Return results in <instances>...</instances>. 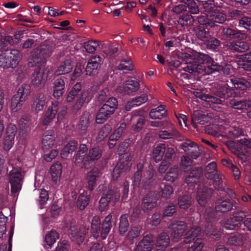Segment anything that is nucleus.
Listing matches in <instances>:
<instances>
[{
	"label": "nucleus",
	"instance_id": "obj_13",
	"mask_svg": "<svg viewBox=\"0 0 251 251\" xmlns=\"http://www.w3.org/2000/svg\"><path fill=\"white\" fill-rule=\"evenodd\" d=\"M212 190L205 187L199 185L197 194V200L200 205L204 206L207 203V199Z\"/></svg>",
	"mask_w": 251,
	"mask_h": 251
},
{
	"label": "nucleus",
	"instance_id": "obj_3",
	"mask_svg": "<svg viewBox=\"0 0 251 251\" xmlns=\"http://www.w3.org/2000/svg\"><path fill=\"white\" fill-rule=\"evenodd\" d=\"M50 47L47 46L42 45L36 49L28 59L29 65L37 68L44 65L47 58L50 55Z\"/></svg>",
	"mask_w": 251,
	"mask_h": 251
},
{
	"label": "nucleus",
	"instance_id": "obj_32",
	"mask_svg": "<svg viewBox=\"0 0 251 251\" xmlns=\"http://www.w3.org/2000/svg\"><path fill=\"white\" fill-rule=\"evenodd\" d=\"M232 205L229 200H219L216 203L215 210L218 212L224 213L230 210Z\"/></svg>",
	"mask_w": 251,
	"mask_h": 251
},
{
	"label": "nucleus",
	"instance_id": "obj_58",
	"mask_svg": "<svg viewBox=\"0 0 251 251\" xmlns=\"http://www.w3.org/2000/svg\"><path fill=\"white\" fill-rule=\"evenodd\" d=\"M204 246L203 241L200 238H198L188 248L187 251H201Z\"/></svg>",
	"mask_w": 251,
	"mask_h": 251
},
{
	"label": "nucleus",
	"instance_id": "obj_35",
	"mask_svg": "<svg viewBox=\"0 0 251 251\" xmlns=\"http://www.w3.org/2000/svg\"><path fill=\"white\" fill-rule=\"evenodd\" d=\"M227 46L230 49L238 52H244L249 49L248 44L245 42H230Z\"/></svg>",
	"mask_w": 251,
	"mask_h": 251
},
{
	"label": "nucleus",
	"instance_id": "obj_4",
	"mask_svg": "<svg viewBox=\"0 0 251 251\" xmlns=\"http://www.w3.org/2000/svg\"><path fill=\"white\" fill-rule=\"evenodd\" d=\"M226 145L233 153L244 161L247 159L246 148L251 149V141L246 138L241 139L238 142L228 141Z\"/></svg>",
	"mask_w": 251,
	"mask_h": 251
},
{
	"label": "nucleus",
	"instance_id": "obj_6",
	"mask_svg": "<svg viewBox=\"0 0 251 251\" xmlns=\"http://www.w3.org/2000/svg\"><path fill=\"white\" fill-rule=\"evenodd\" d=\"M23 175L21 169L14 168L9 174V182L11 185V192L16 194L20 192L22 185Z\"/></svg>",
	"mask_w": 251,
	"mask_h": 251
},
{
	"label": "nucleus",
	"instance_id": "obj_28",
	"mask_svg": "<svg viewBox=\"0 0 251 251\" xmlns=\"http://www.w3.org/2000/svg\"><path fill=\"white\" fill-rule=\"evenodd\" d=\"M148 99L147 95L143 94L132 99L131 100L129 101L126 105V109L127 111H129L134 106H139L146 102Z\"/></svg>",
	"mask_w": 251,
	"mask_h": 251
},
{
	"label": "nucleus",
	"instance_id": "obj_25",
	"mask_svg": "<svg viewBox=\"0 0 251 251\" xmlns=\"http://www.w3.org/2000/svg\"><path fill=\"white\" fill-rule=\"evenodd\" d=\"M73 68L72 61L70 59H67L58 67L55 72L56 75H63L71 72Z\"/></svg>",
	"mask_w": 251,
	"mask_h": 251
},
{
	"label": "nucleus",
	"instance_id": "obj_56",
	"mask_svg": "<svg viewBox=\"0 0 251 251\" xmlns=\"http://www.w3.org/2000/svg\"><path fill=\"white\" fill-rule=\"evenodd\" d=\"M177 169L178 168L176 166L170 168L165 176V179L169 181H174L178 176Z\"/></svg>",
	"mask_w": 251,
	"mask_h": 251
},
{
	"label": "nucleus",
	"instance_id": "obj_30",
	"mask_svg": "<svg viewBox=\"0 0 251 251\" xmlns=\"http://www.w3.org/2000/svg\"><path fill=\"white\" fill-rule=\"evenodd\" d=\"M230 80V82L237 90L245 91L251 86L250 83L243 79L232 78Z\"/></svg>",
	"mask_w": 251,
	"mask_h": 251
},
{
	"label": "nucleus",
	"instance_id": "obj_37",
	"mask_svg": "<svg viewBox=\"0 0 251 251\" xmlns=\"http://www.w3.org/2000/svg\"><path fill=\"white\" fill-rule=\"evenodd\" d=\"M55 137L52 135L45 134L42 140V148L44 152L51 149L54 144Z\"/></svg>",
	"mask_w": 251,
	"mask_h": 251
},
{
	"label": "nucleus",
	"instance_id": "obj_62",
	"mask_svg": "<svg viewBox=\"0 0 251 251\" xmlns=\"http://www.w3.org/2000/svg\"><path fill=\"white\" fill-rule=\"evenodd\" d=\"M140 233L139 228L137 227H133L128 231L126 238L129 242H132L133 240L136 239Z\"/></svg>",
	"mask_w": 251,
	"mask_h": 251
},
{
	"label": "nucleus",
	"instance_id": "obj_26",
	"mask_svg": "<svg viewBox=\"0 0 251 251\" xmlns=\"http://www.w3.org/2000/svg\"><path fill=\"white\" fill-rule=\"evenodd\" d=\"M90 117V114L87 112H84L81 115L78 125L80 134H82L85 133L89 125Z\"/></svg>",
	"mask_w": 251,
	"mask_h": 251
},
{
	"label": "nucleus",
	"instance_id": "obj_19",
	"mask_svg": "<svg viewBox=\"0 0 251 251\" xmlns=\"http://www.w3.org/2000/svg\"><path fill=\"white\" fill-rule=\"evenodd\" d=\"M100 175V170L97 168H94L88 173L86 180L87 182V187L89 190L92 191L96 185L97 178Z\"/></svg>",
	"mask_w": 251,
	"mask_h": 251
},
{
	"label": "nucleus",
	"instance_id": "obj_22",
	"mask_svg": "<svg viewBox=\"0 0 251 251\" xmlns=\"http://www.w3.org/2000/svg\"><path fill=\"white\" fill-rule=\"evenodd\" d=\"M46 96L44 94H39L34 100L32 105V109L36 113L43 110L46 104Z\"/></svg>",
	"mask_w": 251,
	"mask_h": 251
},
{
	"label": "nucleus",
	"instance_id": "obj_10",
	"mask_svg": "<svg viewBox=\"0 0 251 251\" xmlns=\"http://www.w3.org/2000/svg\"><path fill=\"white\" fill-rule=\"evenodd\" d=\"M186 227L185 224L182 222H178L169 226V228L171 230V236L175 242L178 241L181 238Z\"/></svg>",
	"mask_w": 251,
	"mask_h": 251
},
{
	"label": "nucleus",
	"instance_id": "obj_64",
	"mask_svg": "<svg viewBox=\"0 0 251 251\" xmlns=\"http://www.w3.org/2000/svg\"><path fill=\"white\" fill-rule=\"evenodd\" d=\"M43 74L40 72H35L32 74L31 79L32 84L34 85H40L43 80Z\"/></svg>",
	"mask_w": 251,
	"mask_h": 251
},
{
	"label": "nucleus",
	"instance_id": "obj_23",
	"mask_svg": "<svg viewBox=\"0 0 251 251\" xmlns=\"http://www.w3.org/2000/svg\"><path fill=\"white\" fill-rule=\"evenodd\" d=\"M101 62V58L99 56L92 57L89 60L85 69L86 75H91L94 71L96 70Z\"/></svg>",
	"mask_w": 251,
	"mask_h": 251
},
{
	"label": "nucleus",
	"instance_id": "obj_21",
	"mask_svg": "<svg viewBox=\"0 0 251 251\" xmlns=\"http://www.w3.org/2000/svg\"><path fill=\"white\" fill-rule=\"evenodd\" d=\"M65 82L62 78H58L53 82V97L56 99H60L64 93Z\"/></svg>",
	"mask_w": 251,
	"mask_h": 251
},
{
	"label": "nucleus",
	"instance_id": "obj_29",
	"mask_svg": "<svg viewBox=\"0 0 251 251\" xmlns=\"http://www.w3.org/2000/svg\"><path fill=\"white\" fill-rule=\"evenodd\" d=\"M50 173L53 182L57 183L60 180L62 173V165L57 162L53 164L50 169Z\"/></svg>",
	"mask_w": 251,
	"mask_h": 251
},
{
	"label": "nucleus",
	"instance_id": "obj_15",
	"mask_svg": "<svg viewBox=\"0 0 251 251\" xmlns=\"http://www.w3.org/2000/svg\"><path fill=\"white\" fill-rule=\"evenodd\" d=\"M58 102H52L46 113L45 116L42 120V124L44 126L48 125L55 117L58 110Z\"/></svg>",
	"mask_w": 251,
	"mask_h": 251
},
{
	"label": "nucleus",
	"instance_id": "obj_16",
	"mask_svg": "<svg viewBox=\"0 0 251 251\" xmlns=\"http://www.w3.org/2000/svg\"><path fill=\"white\" fill-rule=\"evenodd\" d=\"M70 231L74 240L78 244H80L83 242L84 239V235L88 231V228L81 226L78 230L75 225H72L70 226Z\"/></svg>",
	"mask_w": 251,
	"mask_h": 251
},
{
	"label": "nucleus",
	"instance_id": "obj_14",
	"mask_svg": "<svg viewBox=\"0 0 251 251\" xmlns=\"http://www.w3.org/2000/svg\"><path fill=\"white\" fill-rule=\"evenodd\" d=\"M102 151L98 147L91 149L86 156V159L84 163L85 168H87V165L95 164L101 156Z\"/></svg>",
	"mask_w": 251,
	"mask_h": 251
},
{
	"label": "nucleus",
	"instance_id": "obj_18",
	"mask_svg": "<svg viewBox=\"0 0 251 251\" xmlns=\"http://www.w3.org/2000/svg\"><path fill=\"white\" fill-rule=\"evenodd\" d=\"M202 173V168H193L191 169L190 174L185 178L186 182L188 186L192 187L199 180V178Z\"/></svg>",
	"mask_w": 251,
	"mask_h": 251
},
{
	"label": "nucleus",
	"instance_id": "obj_63",
	"mask_svg": "<svg viewBox=\"0 0 251 251\" xmlns=\"http://www.w3.org/2000/svg\"><path fill=\"white\" fill-rule=\"evenodd\" d=\"M243 235L238 234L234 236H230L228 240L229 244L233 245H241L242 244L243 240Z\"/></svg>",
	"mask_w": 251,
	"mask_h": 251
},
{
	"label": "nucleus",
	"instance_id": "obj_40",
	"mask_svg": "<svg viewBox=\"0 0 251 251\" xmlns=\"http://www.w3.org/2000/svg\"><path fill=\"white\" fill-rule=\"evenodd\" d=\"M222 33L226 37L230 39L239 38L245 36L239 30L230 28H223Z\"/></svg>",
	"mask_w": 251,
	"mask_h": 251
},
{
	"label": "nucleus",
	"instance_id": "obj_44",
	"mask_svg": "<svg viewBox=\"0 0 251 251\" xmlns=\"http://www.w3.org/2000/svg\"><path fill=\"white\" fill-rule=\"evenodd\" d=\"M100 228V220L99 217L94 216L91 223V232L95 238L99 236Z\"/></svg>",
	"mask_w": 251,
	"mask_h": 251
},
{
	"label": "nucleus",
	"instance_id": "obj_42",
	"mask_svg": "<svg viewBox=\"0 0 251 251\" xmlns=\"http://www.w3.org/2000/svg\"><path fill=\"white\" fill-rule=\"evenodd\" d=\"M166 114V110L163 105H160L156 108L152 109L149 114V116L152 119H161Z\"/></svg>",
	"mask_w": 251,
	"mask_h": 251
},
{
	"label": "nucleus",
	"instance_id": "obj_27",
	"mask_svg": "<svg viewBox=\"0 0 251 251\" xmlns=\"http://www.w3.org/2000/svg\"><path fill=\"white\" fill-rule=\"evenodd\" d=\"M170 244V238L168 235L164 232L160 234L156 241L155 246L158 250L165 249Z\"/></svg>",
	"mask_w": 251,
	"mask_h": 251
},
{
	"label": "nucleus",
	"instance_id": "obj_8",
	"mask_svg": "<svg viewBox=\"0 0 251 251\" xmlns=\"http://www.w3.org/2000/svg\"><path fill=\"white\" fill-rule=\"evenodd\" d=\"M17 130V127L15 125L10 124L7 126L3 141V147L4 150L9 151L13 147Z\"/></svg>",
	"mask_w": 251,
	"mask_h": 251
},
{
	"label": "nucleus",
	"instance_id": "obj_54",
	"mask_svg": "<svg viewBox=\"0 0 251 251\" xmlns=\"http://www.w3.org/2000/svg\"><path fill=\"white\" fill-rule=\"evenodd\" d=\"M89 201V197L85 193L81 194L77 201V207L80 210L84 209L88 204Z\"/></svg>",
	"mask_w": 251,
	"mask_h": 251
},
{
	"label": "nucleus",
	"instance_id": "obj_5",
	"mask_svg": "<svg viewBox=\"0 0 251 251\" xmlns=\"http://www.w3.org/2000/svg\"><path fill=\"white\" fill-rule=\"evenodd\" d=\"M22 56L21 53L16 50L2 53L0 55V67L3 68H15L19 64Z\"/></svg>",
	"mask_w": 251,
	"mask_h": 251
},
{
	"label": "nucleus",
	"instance_id": "obj_34",
	"mask_svg": "<svg viewBox=\"0 0 251 251\" xmlns=\"http://www.w3.org/2000/svg\"><path fill=\"white\" fill-rule=\"evenodd\" d=\"M210 15L211 21L215 24H223L226 20V14L219 10L213 11Z\"/></svg>",
	"mask_w": 251,
	"mask_h": 251
},
{
	"label": "nucleus",
	"instance_id": "obj_39",
	"mask_svg": "<svg viewBox=\"0 0 251 251\" xmlns=\"http://www.w3.org/2000/svg\"><path fill=\"white\" fill-rule=\"evenodd\" d=\"M215 94L220 98H227L233 96L232 90L227 88L226 86L218 85Z\"/></svg>",
	"mask_w": 251,
	"mask_h": 251
},
{
	"label": "nucleus",
	"instance_id": "obj_47",
	"mask_svg": "<svg viewBox=\"0 0 251 251\" xmlns=\"http://www.w3.org/2000/svg\"><path fill=\"white\" fill-rule=\"evenodd\" d=\"M195 95L203 100L213 103L222 104L223 102L221 100L216 97L207 94H203L200 92H196Z\"/></svg>",
	"mask_w": 251,
	"mask_h": 251
},
{
	"label": "nucleus",
	"instance_id": "obj_49",
	"mask_svg": "<svg viewBox=\"0 0 251 251\" xmlns=\"http://www.w3.org/2000/svg\"><path fill=\"white\" fill-rule=\"evenodd\" d=\"M191 204V197L189 195H184L178 198V204L181 209H187Z\"/></svg>",
	"mask_w": 251,
	"mask_h": 251
},
{
	"label": "nucleus",
	"instance_id": "obj_60",
	"mask_svg": "<svg viewBox=\"0 0 251 251\" xmlns=\"http://www.w3.org/2000/svg\"><path fill=\"white\" fill-rule=\"evenodd\" d=\"M99 46V44L97 41L91 40L84 43V48L90 53L94 52Z\"/></svg>",
	"mask_w": 251,
	"mask_h": 251
},
{
	"label": "nucleus",
	"instance_id": "obj_59",
	"mask_svg": "<svg viewBox=\"0 0 251 251\" xmlns=\"http://www.w3.org/2000/svg\"><path fill=\"white\" fill-rule=\"evenodd\" d=\"M119 70L132 71L133 69V66L131 61L128 59L127 60H123L117 66Z\"/></svg>",
	"mask_w": 251,
	"mask_h": 251
},
{
	"label": "nucleus",
	"instance_id": "obj_1",
	"mask_svg": "<svg viewBox=\"0 0 251 251\" xmlns=\"http://www.w3.org/2000/svg\"><path fill=\"white\" fill-rule=\"evenodd\" d=\"M218 129L214 131V136H225L229 138H235L243 135V131L240 127L239 124L235 121H226L223 124L218 126Z\"/></svg>",
	"mask_w": 251,
	"mask_h": 251
},
{
	"label": "nucleus",
	"instance_id": "obj_20",
	"mask_svg": "<svg viewBox=\"0 0 251 251\" xmlns=\"http://www.w3.org/2000/svg\"><path fill=\"white\" fill-rule=\"evenodd\" d=\"M152 236L147 235L138 243L135 251H151L152 248Z\"/></svg>",
	"mask_w": 251,
	"mask_h": 251
},
{
	"label": "nucleus",
	"instance_id": "obj_46",
	"mask_svg": "<svg viewBox=\"0 0 251 251\" xmlns=\"http://www.w3.org/2000/svg\"><path fill=\"white\" fill-rule=\"evenodd\" d=\"M178 135L177 131L173 127L168 130H161L158 133L159 137L163 139H173Z\"/></svg>",
	"mask_w": 251,
	"mask_h": 251
},
{
	"label": "nucleus",
	"instance_id": "obj_38",
	"mask_svg": "<svg viewBox=\"0 0 251 251\" xmlns=\"http://www.w3.org/2000/svg\"><path fill=\"white\" fill-rule=\"evenodd\" d=\"M229 104L232 108L239 110L251 107V101L249 100H237L233 99L230 100Z\"/></svg>",
	"mask_w": 251,
	"mask_h": 251
},
{
	"label": "nucleus",
	"instance_id": "obj_31",
	"mask_svg": "<svg viewBox=\"0 0 251 251\" xmlns=\"http://www.w3.org/2000/svg\"><path fill=\"white\" fill-rule=\"evenodd\" d=\"M216 167L217 166L215 162H212L209 163L205 168L206 172V176L209 179H214L217 177L218 179L217 181L220 182V181L221 179V177H220L217 174Z\"/></svg>",
	"mask_w": 251,
	"mask_h": 251
},
{
	"label": "nucleus",
	"instance_id": "obj_9",
	"mask_svg": "<svg viewBox=\"0 0 251 251\" xmlns=\"http://www.w3.org/2000/svg\"><path fill=\"white\" fill-rule=\"evenodd\" d=\"M246 217L245 213L241 211L236 213L229 219L222 221L221 224L226 229L234 230L239 227L241 221Z\"/></svg>",
	"mask_w": 251,
	"mask_h": 251
},
{
	"label": "nucleus",
	"instance_id": "obj_48",
	"mask_svg": "<svg viewBox=\"0 0 251 251\" xmlns=\"http://www.w3.org/2000/svg\"><path fill=\"white\" fill-rule=\"evenodd\" d=\"M58 238V233L55 230H51L47 233L45 241L48 245L51 247Z\"/></svg>",
	"mask_w": 251,
	"mask_h": 251
},
{
	"label": "nucleus",
	"instance_id": "obj_50",
	"mask_svg": "<svg viewBox=\"0 0 251 251\" xmlns=\"http://www.w3.org/2000/svg\"><path fill=\"white\" fill-rule=\"evenodd\" d=\"M197 37L203 42L207 41L210 35L208 30H206L203 27L200 26L195 29Z\"/></svg>",
	"mask_w": 251,
	"mask_h": 251
},
{
	"label": "nucleus",
	"instance_id": "obj_7",
	"mask_svg": "<svg viewBox=\"0 0 251 251\" xmlns=\"http://www.w3.org/2000/svg\"><path fill=\"white\" fill-rule=\"evenodd\" d=\"M130 153L128 152L124 153L120 158L119 162L117 163L113 172V179L116 180L120 176L122 171L128 170L132 164L129 160Z\"/></svg>",
	"mask_w": 251,
	"mask_h": 251
},
{
	"label": "nucleus",
	"instance_id": "obj_2",
	"mask_svg": "<svg viewBox=\"0 0 251 251\" xmlns=\"http://www.w3.org/2000/svg\"><path fill=\"white\" fill-rule=\"evenodd\" d=\"M196 57L199 63L193 61L187 63L186 67H184L183 70L189 73L197 72L201 73L203 70L205 71L206 67L212 65L216 63L213 59L208 55L198 52L196 54Z\"/></svg>",
	"mask_w": 251,
	"mask_h": 251
},
{
	"label": "nucleus",
	"instance_id": "obj_45",
	"mask_svg": "<svg viewBox=\"0 0 251 251\" xmlns=\"http://www.w3.org/2000/svg\"><path fill=\"white\" fill-rule=\"evenodd\" d=\"M201 231V229L198 227H192L188 229L185 234L184 241L188 243L197 237Z\"/></svg>",
	"mask_w": 251,
	"mask_h": 251
},
{
	"label": "nucleus",
	"instance_id": "obj_57",
	"mask_svg": "<svg viewBox=\"0 0 251 251\" xmlns=\"http://www.w3.org/2000/svg\"><path fill=\"white\" fill-rule=\"evenodd\" d=\"M126 127V124L125 123H121L120 126L110 135V140L117 141L121 137Z\"/></svg>",
	"mask_w": 251,
	"mask_h": 251
},
{
	"label": "nucleus",
	"instance_id": "obj_41",
	"mask_svg": "<svg viewBox=\"0 0 251 251\" xmlns=\"http://www.w3.org/2000/svg\"><path fill=\"white\" fill-rule=\"evenodd\" d=\"M112 190L108 191L106 194H103L99 201V209L101 211L105 210L108 205L112 195Z\"/></svg>",
	"mask_w": 251,
	"mask_h": 251
},
{
	"label": "nucleus",
	"instance_id": "obj_61",
	"mask_svg": "<svg viewBox=\"0 0 251 251\" xmlns=\"http://www.w3.org/2000/svg\"><path fill=\"white\" fill-rule=\"evenodd\" d=\"M199 23L202 25H204L207 26L214 27L216 25L211 21L210 19V15H208L207 17L204 16H201L198 17Z\"/></svg>",
	"mask_w": 251,
	"mask_h": 251
},
{
	"label": "nucleus",
	"instance_id": "obj_24",
	"mask_svg": "<svg viewBox=\"0 0 251 251\" xmlns=\"http://www.w3.org/2000/svg\"><path fill=\"white\" fill-rule=\"evenodd\" d=\"M107 106H103L100 109L96 116V122L98 124H101L113 113L107 109Z\"/></svg>",
	"mask_w": 251,
	"mask_h": 251
},
{
	"label": "nucleus",
	"instance_id": "obj_53",
	"mask_svg": "<svg viewBox=\"0 0 251 251\" xmlns=\"http://www.w3.org/2000/svg\"><path fill=\"white\" fill-rule=\"evenodd\" d=\"M143 168V164L139 163L137 164V170L135 172L133 178V185L134 187H138L140 184L142 177V170Z\"/></svg>",
	"mask_w": 251,
	"mask_h": 251
},
{
	"label": "nucleus",
	"instance_id": "obj_12",
	"mask_svg": "<svg viewBox=\"0 0 251 251\" xmlns=\"http://www.w3.org/2000/svg\"><path fill=\"white\" fill-rule=\"evenodd\" d=\"M156 195L154 193L150 192L146 195L142 202V210L144 212H148L151 210L156 205Z\"/></svg>",
	"mask_w": 251,
	"mask_h": 251
},
{
	"label": "nucleus",
	"instance_id": "obj_55",
	"mask_svg": "<svg viewBox=\"0 0 251 251\" xmlns=\"http://www.w3.org/2000/svg\"><path fill=\"white\" fill-rule=\"evenodd\" d=\"M13 96L11 99L10 109L13 112H16L21 109L25 101Z\"/></svg>",
	"mask_w": 251,
	"mask_h": 251
},
{
	"label": "nucleus",
	"instance_id": "obj_17",
	"mask_svg": "<svg viewBox=\"0 0 251 251\" xmlns=\"http://www.w3.org/2000/svg\"><path fill=\"white\" fill-rule=\"evenodd\" d=\"M231 69V67L229 64L224 63L222 66H220L217 63H215V64L206 67L205 72L207 74H210L215 72H222L224 74L228 75L230 73Z\"/></svg>",
	"mask_w": 251,
	"mask_h": 251
},
{
	"label": "nucleus",
	"instance_id": "obj_51",
	"mask_svg": "<svg viewBox=\"0 0 251 251\" xmlns=\"http://www.w3.org/2000/svg\"><path fill=\"white\" fill-rule=\"evenodd\" d=\"M165 145L164 144H161L158 145L155 148L152 152L153 157L156 161H160L164 154Z\"/></svg>",
	"mask_w": 251,
	"mask_h": 251
},
{
	"label": "nucleus",
	"instance_id": "obj_33",
	"mask_svg": "<svg viewBox=\"0 0 251 251\" xmlns=\"http://www.w3.org/2000/svg\"><path fill=\"white\" fill-rule=\"evenodd\" d=\"M112 217L111 215H107L104 219L102 224L101 237L102 239H105L107 237L111 227V221Z\"/></svg>",
	"mask_w": 251,
	"mask_h": 251
},
{
	"label": "nucleus",
	"instance_id": "obj_43",
	"mask_svg": "<svg viewBox=\"0 0 251 251\" xmlns=\"http://www.w3.org/2000/svg\"><path fill=\"white\" fill-rule=\"evenodd\" d=\"M29 94L30 90L29 85L23 84L19 88L17 93L14 96L17 97V98L25 101Z\"/></svg>",
	"mask_w": 251,
	"mask_h": 251
},
{
	"label": "nucleus",
	"instance_id": "obj_11",
	"mask_svg": "<svg viewBox=\"0 0 251 251\" xmlns=\"http://www.w3.org/2000/svg\"><path fill=\"white\" fill-rule=\"evenodd\" d=\"M140 87L139 81L135 78H130L122 87L119 86L117 91L121 93L129 94L131 92L137 91Z\"/></svg>",
	"mask_w": 251,
	"mask_h": 251
},
{
	"label": "nucleus",
	"instance_id": "obj_36",
	"mask_svg": "<svg viewBox=\"0 0 251 251\" xmlns=\"http://www.w3.org/2000/svg\"><path fill=\"white\" fill-rule=\"evenodd\" d=\"M77 146V143L76 141H69L63 148L61 152V155L62 158H66L68 155L74 151Z\"/></svg>",
	"mask_w": 251,
	"mask_h": 251
},
{
	"label": "nucleus",
	"instance_id": "obj_52",
	"mask_svg": "<svg viewBox=\"0 0 251 251\" xmlns=\"http://www.w3.org/2000/svg\"><path fill=\"white\" fill-rule=\"evenodd\" d=\"M129 226L127 216L124 215L121 216L119 226V231L121 235H123L127 230Z\"/></svg>",
	"mask_w": 251,
	"mask_h": 251
}]
</instances>
